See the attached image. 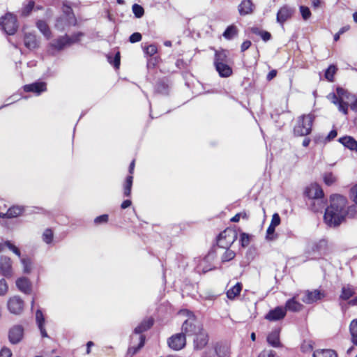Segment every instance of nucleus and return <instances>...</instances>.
<instances>
[{
  "instance_id": "obj_1",
  "label": "nucleus",
  "mask_w": 357,
  "mask_h": 357,
  "mask_svg": "<svg viewBox=\"0 0 357 357\" xmlns=\"http://www.w3.org/2000/svg\"><path fill=\"white\" fill-rule=\"evenodd\" d=\"M347 199L340 195H333L331 197L330 206L326 208L324 221L330 227H336L340 225L346 216Z\"/></svg>"
},
{
  "instance_id": "obj_2",
  "label": "nucleus",
  "mask_w": 357,
  "mask_h": 357,
  "mask_svg": "<svg viewBox=\"0 0 357 357\" xmlns=\"http://www.w3.org/2000/svg\"><path fill=\"white\" fill-rule=\"evenodd\" d=\"M351 94L345 89L337 87L335 93H331L327 96V98L337 106L338 110L344 114H347L349 101Z\"/></svg>"
},
{
  "instance_id": "obj_3",
  "label": "nucleus",
  "mask_w": 357,
  "mask_h": 357,
  "mask_svg": "<svg viewBox=\"0 0 357 357\" xmlns=\"http://www.w3.org/2000/svg\"><path fill=\"white\" fill-rule=\"evenodd\" d=\"M304 194L310 199L314 200L313 204L311 205L312 210L318 211L323 207L322 198L324 197V192L319 184L316 183L310 184L305 188Z\"/></svg>"
},
{
  "instance_id": "obj_4",
  "label": "nucleus",
  "mask_w": 357,
  "mask_h": 357,
  "mask_svg": "<svg viewBox=\"0 0 357 357\" xmlns=\"http://www.w3.org/2000/svg\"><path fill=\"white\" fill-rule=\"evenodd\" d=\"M214 65L220 77H228L232 74V69L227 64V54L225 50L215 52Z\"/></svg>"
},
{
  "instance_id": "obj_5",
  "label": "nucleus",
  "mask_w": 357,
  "mask_h": 357,
  "mask_svg": "<svg viewBox=\"0 0 357 357\" xmlns=\"http://www.w3.org/2000/svg\"><path fill=\"white\" fill-rule=\"evenodd\" d=\"M183 313L188 317L182 325V332L185 335L192 336L202 330V324L191 312L185 310Z\"/></svg>"
},
{
  "instance_id": "obj_6",
  "label": "nucleus",
  "mask_w": 357,
  "mask_h": 357,
  "mask_svg": "<svg viewBox=\"0 0 357 357\" xmlns=\"http://www.w3.org/2000/svg\"><path fill=\"white\" fill-rule=\"evenodd\" d=\"M314 116L312 114L302 115L298 118L296 125L294 127V133L298 136H305L312 130Z\"/></svg>"
},
{
  "instance_id": "obj_7",
  "label": "nucleus",
  "mask_w": 357,
  "mask_h": 357,
  "mask_svg": "<svg viewBox=\"0 0 357 357\" xmlns=\"http://www.w3.org/2000/svg\"><path fill=\"white\" fill-rule=\"evenodd\" d=\"M63 13L55 24L56 28L59 31H64L68 27L76 24V19L70 7L64 6Z\"/></svg>"
},
{
  "instance_id": "obj_8",
  "label": "nucleus",
  "mask_w": 357,
  "mask_h": 357,
  "mask_svg": "<svg viewBox=\"0 0 357 357\" xmlns=\"http://www.w3.org/2000/svg\"><path fill=\"white\" fill-rule=\"evenodd\" d=\"M153 324V320L151 318H148L143 320L135 329L134 335L132 336V340H139V342L137 348H134V353H136L139 349L143 347L145 342V336L142 333L149 330Z\"/></svg>"
},
{
  "instance_id": "obj_9",
  "label": "nucleus",
  "mask_w": 357,
  "mask_h": 357,
  "mask_svg": "<svg viewBox=\"0 0 357 357\" xmlns=\"http://www.w3.org/2000/svg\"><path fill=\"white\" fill-rule=\"evenodd\" d=\"M82 35V33L79 32L72 35L71 36L68 35L61 36L52 41L50 46L52 49L56 50V51L62 50L65 47L78 42Z\"/></svg>"
},
{
  "instance_id": "obj_10",
  "label": "nucleus",
  "mask_w": 357,
  "mask_h": 357,
  "mask_svg": "<svg viewBox=\"0 0 357 357\" xmlns=\"http://www.w3.org/2000/svg\"><path fill=\"white\" fill-rule=\"evenodd\" d=\"M237 238L236 230L227 228L220 234L218 237V245L222 248H229Z\"/></svg>"
},
{
  "instance_id": "obj_11",
  "label": "nucleus",
  "mask_w": 357,
  "mask_h": 357,
  "mask_svg": "<svg viewBox=\"0 0 357 357\" xmlns=\"http://www.w3.org/2000/svg\"><path fill=\"white\" fill-rule=\"evenodd\" d=\"M0 24L4 31L8 35H13L17 29V19L11 13H7L1 18Z\"/></svg>"
},
{
  "instance_id": "obj_12",
  "label": "nucleus",
  "mask_w": 357,
  "mask_h": 357,
  "mask_svg": "<svg viewBox=\"0 0 357 357\" xmlns=\"http://www.w3.org/2000/svg\"><path fill=\"white\" fill-rule=\"evenodd\" d=\"M24 301L19 296L10 297L7 303L9 312L13 314H20L24 310Z\"/></svg>"
},
{
  "instance_id": "obj_13",
  "label": "nucleus",
  "mask_w": 357,
  "mask_h": 357,
  "mask_svg": "<svg viewBox=\"0 0 357 357\" xmlns=\"http://www.w3.org/2000/svg\"><path fill=\"white\" fill-rule=\"evenodd\" d=\"M167 343L172 349L179 351L185 346V335L183 333L175 334L168 339Z\"/></svg>"
},
{
  "instance_id": "obj_14",
  "label": "nucleus",
  "mask_w": 357,
  "mask_h": 357,
  "mask_svg": "<svg viewBox=\"0 0 357 357\" xmlns=\"http://www.w3.org/2000/svg\"><path fill=\"white\" fill-rule=\"evenodd\" d=\"M0 274L6 278H10L13 275L12 261L7 256L0 257Z\"/></svg>"
},
{
  "instance_id": "obj_15",
  "label": "nucleus",
  "mask_w": 357,
  "mask_h": 357,
  "mask_svg": "<svg viewBox=\"0 0 357 357\" xmlns=\"http://www.w3.org/2000/svg\"><path fill=\"white\" fill-rule=\"evenodd\" d=\"M24 327L22 325H14L8 332V339L10 343L13 344H18L22 341L24 337Z\"/></svg>"
},
{
  "instance_id": "obj_16",
  "label": "nucleus",
  "mask_w": 357,
  "mask_h": 357,
  "mask_svg": "<svg viewBox=\"0 0 357 357\" xmlns=\"http://www.w3.org/2000/svg\"><path fill=\"white\" fill-rule=\"evenodd\" d=\"M304 296L301 298L303 302L306 304H312L317 301L321 300L325 296V294L323 291L315 289L313 291H304Z\"/></svg>"
},
{
  "instance_id": "obj_17",
  "label": "nucleus",
  "mask_w": 357,
  "mask_h": 357,
  "mask_svg": "<svg viewBox=\"0 0 357 357\" xmlns=\"http://www.w3.org/2000/svg\"><path fill=\"white\" fill-rule=\"evenodd\" d=\"M286 315V310L283 307H276L273 310H270L265 316V319L275 321L282 319Z\"/></svg>"
},
{
  "instance_id": "obj_18",
  "label": "nucleus",
  "mask_w": 357,
  "mask_h": 357,
  "mask_svg": "<svg viewBox=\"0 0 357 357\" xmlns=\"http://www.w3.org/2000/svg\"><path fill=\"white\" fill-rule=\"evenodd\" d=\"M309 249L314 253L325 255L327 252V241L325 239H321L312 242L309 244Z\"/></svg>"
},
{
  "instance_id": "obj_19",
  "label": "nucleus",
  "mask_w": 357,
  "mask_h": 357,
  "mask_svg": "<svg viewBox=\"0 0 357 357\" xmlns=\"http://www.w3.org/2000/svg\"><path fill=\"white\" fill-rule=\"evenodd\" d=\"M294 13V9L287 6H284L282 7L277 13V22L280 24L281 25H283L284 22H286L287 20H289L292 14Z\"/></svg>"
},
{
  "instance_id": "obj_20",
  "label": "nucleus",
  "mask_w": 357,
  "mask_h": 357,
  "mask_svg": "<svg viewBox=\"0 0 357 357\" xmlns=\"http://www.w3.org/2000/svg\"><path fill=\"white\" fill-rule=\"evenodd\" d=\"M194 335L195 336L194 340L195 348L197 349H203L208 342L207 333L202 328L201 331Z\"/></svg>"
},
{
  "instance_id": "obj_21",
  "label": "nucleus",
  "mask_w": 357,
  "mask_h": 357,
  "mask_svg": "<svg viewBox=\"0 0 357 357\" xmlns=\"http://www.w3.org/2000/svg\"><path fill=\"white\" fill-rule=\"evenodd\" d=\"M24 90L26 92H33L36 95H40L42 92L47 90L46 83L34 82L30 84H26L24 86Z\"/></svg>"
},
{
  "instance_id": "obj_22",
  "label": "nucleus",
  "mask_w": 357,
  "mask_h": 357,
  "mask_svg": "<svg viewBox=\"0 0 357 357\" xmlns=\"http://www.w3.org/2000/svg\"><path fill=\"white\" fill-rule=\"evenodd\" d=\"M24 45L29 50H33L38 47L39 42L34 33H25L24 36Z\"/></svg>"
},
{
  "instance_id": "obj_23",
  "label": "nucleus",
  "mask_w": 357,
  "mask_h": 357,
  "mask_svg": "<svg viewBox=\"0 0 357 357\" xmlns=\"http://www.w3.org/2000/svg\"><path fill=\"white\" fill-rule=\"evenodd\" d=\"M36 321L42 337H49L47 333L45 328V317L40 310H37L36 312Z\"/></svg>"
},
{
  "instance_id": "obj_24",
  "label": "nucleus",
  "mask_w": 357,
  "mask_h": 357,
  "mask_svg": "<svg viewBox=\"0 0 357 357\" xmlns=\"http://www.w3.org/2000/svg\"><path fill=\"white\" fill-rule=\"evenodd\" d=\"M16 286L20 291L26 294H30L31 292V284L27 278L22 277L18 278L16 280Z\"/></svg>"
},
{
  "instance_id": "obj_25",
  "label": "nucleus",
  "mask_w": 357,
  "mask_h": 357,
  "mask_svg": "<svg viewBox=\"0 0 357 357\" xmlns=\"http://www.w3.org/2000/svg\"><path fill=\"white\" fill-rule=\"evenodd\" d=\"M24 208L20 206H13L8 208L6 213L0 212V218H12L20 215Z\"/></svg>"
},
{
  "instance_id": "obj_26",
  "label": "nucleus",
  "mask_w": 357,
  "mask_h": 357,
  "mask_svg": "<svg viewBox=\"0 0 357 357\" xmlns=\"http://www.w3.org/2000/svg\"><path fill=\"white\" fill-rule=\"evenodd\" d=\"M254 5L251 0H243L238 6V10L241 15L251 14L254 10Z\"/></svg>"
},
{
  "instance_id": "obj_27",
  "label": "nucleus",
  "mask_w": 357,
  "mask_h": 357,
  "mask_svg": "<svg viewBox=\"0 0 357 357\" xmlns=\"http://www.w3.org/2000/svg\"><path fill=\"white\" fill-rule=\"evenodd\" d=\"M268 343L275 348L280 347L282 346L280 341V330L274 329L267 336Z\"/></svg>"
},
{
  "instance_id": "obj_28",
  "label": "nucleus",
  "mask_w": 357,
  "mask_h": 357,
  "mask_svg": "<svg viewBox=\"0 0 357 357\" xmlns=\"http://www.w3.org/2000/svg\"><path fill=\"white\" fill-rule=\"evenodd\" d=\"M339 142L347 149L357 151V141L352 137L345 136L339 139Z\"/></svg>"
},
{
  "instance_id": "obj_29",
  "label": "nucleus",
  "mask_w": 357,
  "mask_h": 357,
  "mask_svg": "<svg viewBox=\"0 0 357 357\" xmlns=\"http://www.w3.org/2000/svg\"><path fill=\"white\" fill-rule=\"evenodd\" d=\"M284 308L286 311L289 310L292 312H298L302 310L303 305L296 301L294 297L286 302L285 307Z\"/></svg>"
},
{
  "instance_id": "obj_30",
  "label": "nucleus",
  "mask_w": 357,
  "mask_h": 357,
  "mask_svg": "<svg viewBox=\"0 0 357 357\" xmlns=\"http://www.w3.org/2000/svg\"><path fill=\"white\" fill-rule=\"evenodd\" d=\"M355 294V289L353 286L350 284L344 285L342 288L340 298L347 301L352 297Z\"/></svg>"
},
{
  "instance_id": "obj_31",
  "label": "nucleus",
  "mask_w": 357,
  "mask_h": 357,
  "mask_svg": "<svg viewBox=\"0 0 357 357\" xmlns=\"http://www.w3.org/2000/svg\"><path fill=\"white\" fill-rule=\"evenodd\" d=\"M20 262L22 265L23 272L26 274H29L33 269V263L31 258L28 257H22Z\"/></svg>"
},
{
  "instance_id": "obj_32",
  "label": "nucleus",
  "mask_w": 357,
  "mask_h": 357,
  "mask_svg": "<svg viewBox=\"0 0 357 357\" xmlns=\"http://www.w3.org/2000/svg\"><path fill=\"white\" fill-rule=\"evenodd\" d=\"M242 284L240 282H237L234 286L227 290V298L231 300L235 298L238 295L240 294Z\"/></svg>"
},
{
  "instance_id": "obj_33",
  "label": "nucleus",
  "mask_w": 357,
  "mask_h": 357,
  "mask_svg": "<svg viewBox=\"0 0 357 357\" xmlns=\"http://www.w3.org/2000/svg\"><path fill=\"white\" fill-rule=\"evenodd\" d=\"M36 26L39 31L45 36L47 39L51 36V31L47 24L43 20H38L36 22Z\"/></svg>"
},
{
  "instance_id": "obj_34",
  "label": "nucleus",
  "mask_w": 357,
  "mask_h": 357,
  "mask_svg": "<svg viewBox=\"0 0 357 357\" xmlns=\"http://www.w3.org/2000/svg\"><path fill=\"white\" fill-rule=\"evenodd\" d=\"M313 357H337V355L331 349H320L314 352Z\"/></svg>"
},
{
  "instance_id": "obj_35",
  "label": "nucleus",
  "mask_w": 357,
  "mask_h": 357,
  "mask_svg": "<svg viewBox=\"0 0 357 357\" xmlns=\"http://www.w3.org/2000/svg\"><path fill=\"white\" fill-rule=\"evenodd\" d=\"M238 29L235 25L229 26L224 31L222 36L227 40H231L237 36Z\"/></svg>"
},
{
  "instance_id": "obj_36",
  "label": "nucleus",
  "mask_w": 357,
  "mask_h": 357,
  "mask_svg": "<svg viewBox=\"0 0 357 357\" xmlns=\"http://www.w3.org/2000/svg\"><path fill=\"white\" fill-rule=\"evenodd\" d=\"M132 176L130 175L127 176L124 186H123V195L125 197H130L131 194V189L132 185Z\"/></svg>"
},
{
  "instance_id": "obj_37",
  "label": "nucleus",
  "mask_w": 357,
  "mask_h": 357,
  "mask_svg": "<svg viewBox=\"0 0 357 357\" xmlns=\"http://www.w3.org/2000/svg\"><path fill=\"white\" fill-rule=\"evenodd\" d=\"M322 177L324 183L328 186L333 185L337 181L335 175L329 172H324Z\"/></svg>"
},
{
  "instance_id": "obj_38",
  "label": "nucleus",
  "mask_w": 357,
  "mask_h": 357,
  "mask_svg": "<svg viewBox=\"0 0 357 357\" xmlns=\"http://www.w3.org/2000/svg\"><path fill=\"white\" fill-rule=\"evenodd\" d=\"M336 71L337 68L335 65L329 66L328 68L326 70L324 75L325 78L329 82H333Z\"/></svg>"
},
{
  "instance_id": "obj_39",
  "label": "nucleus",
  "mask_w": 357,
  "mask_h": 357,
  "mask_svg": "<svg viewBox=\"0 0 357 357\" xmlns=\"http://www.w3.org/2000/svg\"><path fill=\"white\" fill-rule=\"evenodd\" d=\"M54 238V233L51 229H46L42 235L43 241L47 244H50Z\"/></svg>"
},
{
  "instance_id": "obj_40",
  "label": "nucleus",
  "mask_w": 357,
  "mask_h": 357,
  "mask_svg": "<svg viewBox=\"0 0 357 357\" xmlns=\"http://www.w3.org/2000/svg\"><path fill=\"white\" fill-rule=\"evenodd\" d=\"M225 251L223 253V255L221 257V261L222 262H227L232 260L235 256L236 253L233 250H230L229 248H225Z\"/></svg>"
},
{
  "instance_id": "obj_41",
  "label": "nucleus",
  "mask_w": 357,
  "mask_h": 357,
  "mask_svg": "<svg viewBox=\"0 0 357 357\" xmlns=\"http://www.w3.org/2000/svg\"><path fill=\"white\" fill-rule=\"evenodd\" d=\"M6 246L19 258L22 257L20 250L10 241H5Z\"/></svg>"
},
{
  "instance_id": "obj_42",
  "label": "nucleus",
  "mask_w": 357,
  "mask_h": 357,
  "mask_svg": "<svg viewBox=\"0 0 357 357\" xmlns=\"http://www.w3.org/2000/svg\"><path fill=\"white\" fill-rule=\"evenodd\" d=\"M252 33L259 35L264 41H268L271 38V33L266 31H261L258 28H252Z\"/></svg>"
},
{
  "instance_id": "obj_43",
  "label": "nucleus",
  "mask_w": 357,
  "mask_h": 357,
  "mask_svg": "<svg viewBox=\"0 0 357 357\" xmlns=\"http://www.w3.org/2000/svg\"><path fill=\"white\" fill-rule=\"evenodd\" d=\"M35 3L33 1H30L28 2L26 5H25L22 10V13L24 16L29 15L31 12L33 10L34 8Z\"/></svg>"
},
{
  "instance_id": "obj_44",
  "label": "nucleus",
  "mask_w": 357,
  "mask_h": 357,
  "mask_svg": "<svg viewBox=\"0 0 357 357\" xmlns=\"http://www.w3.org/2000/svg\"><path fill=\"white\" fill-rule=\"evenodd\" d=\"M8 291V284L5 279H0V296H5Z\"/></svg>"
},
{
  "instance_id": "obj_45",
  "label": "nucleus",
  "mask_w": 357,
  "mask_h": 357,
  "mask_svg": "<svg viewBox=\"0 0 357 357\" xmlns=\"http://www.w3.org/2000/svg\"><path fill=\"white\" fill-rule=\"evenodd\" d=\"M132 12L137 18L142 17L144 13V8L140 5L136 3L132 6Z\"/></svg>"
},
{
  "instance_id": "obj_46",
  "label": "nucleus",
  "mask_w": 357,
  "mask_h": 357,
  "mask_svg": "<svg viewBox=\"0 0 357 357\" xmlns=\"http://www.w3.org/2000/svg\"><path fill=\"white\" fill-rule=\"evenodd\" d=\"M300 11H301L302 17L305 20H307L311 15V12L309 8H307L306 6H301Z\"/></svg>"
},
{
  "instance_id": "obj_47",
  "label": "nucleus",
  "mask_w": 357,
  "mask_h": 357,
  "mask_svg": "<svg viewBox=\"0 0 357 357\" xmlns=\"http://www.w3.org/2000/svg\"><path fill=\"white\" fill-rule=\"evenodd\" d=\"M349 215L351 218H357V204L349 206L346 210V215Z\"/></svg>"
},
{
  "instance_id": "obj_48",
  "label": "nucleus",
  "mask_w": 357,
  "mask_h": 357,
  "mask_svg": "<svg viewBox=\"0 0 357 357\" xmlns=\"http://www.w3.org/2000/svg\"><path fill=\"white\" fill-rule=\"evenodd\" d=\"M350 333L352 338L357 337V319L353 320L349 326Z\"/></svg>"
},
{
  "instance_id": "obj_49",
  "label": "nucleus",
  "mask_w": 357,
  "mask_h": 357,
  "mask_svg": "<svg viewBox=\"0 0 357 357\" xmlns=\"http://www.w3.org/2000/svg\"><path fill=\"white\" fill-rule=\"evenodd\" d=\"M157 47L155 45H149L144 47V51L146 54L153 56L157 52Z\"/></svg>"
},
{
  "instance_id": "obj_50",
  "label": "nucleus",
  "mask_w": 357,
  "mask_h": 357,
  "mask_svg": "<svg viewBox=\"0 0 357 357\" xmlns=\"http://www.w3.org/2000/svg\"><path fill=\"white\" fill-rule=\"evenodd\" d=\"M240 241L242 247H247L250 243V237L248 234L242 233L240 237Z\"/></svg>"
},
{
  "instance_id": "obj_51",
  "label": "nucleus",
  "mask_w": 357,
  "mask_h": 357,
  "mask_svg": "<svg viewBox=\"0 0 357 357\" xmlns=\"http://www.w3.org/2000/svg\"><path fill=\"white\" fill-rule=\"evenodd\" d=\"M108 218H109L108 215H107V214L101 215L100 216L96 217L94 219V222L96 225L104 224V223L107 222Z\"/></svg>"
},
{
  "instance_id": "obj_52",
  "label": "nucleus",
  "mask_w": 357,
  "mask_h": 357,
  "mask_svg": "<svg viewBox=\"0 0 357 357\" xmlns=\"http://www.w3.org/2000/svg\"><path fill=\"white\" fill-rule=\"evenodd\" d=\"M111 58L109 56L108 57V60H109V62L112 64L114 65V66L116 68H118L120 66V53L119 52H117L116 54H115V56L113 59V61H111L110 60Z\"/></svg>"
},
{
  "instance_id": "obj_53",
  "label": "nucleus",
  "mask_w": 357,
  "mask_h": 357,
  "mask_svg": "<svg viewBox=\"0 0 357 357\" xmlns=\"http://www.w3.org/2000/svg\"><path fill=\"white\" fill-rule=\"evenodd\" d=\"M258 357H277L275 351L272 350H264L261 351Z\"/></svg>"
},
{
  "instance_id": "obj_54",
  "label": "nucleus",
  "mask_w": 357,
  "mask_h": 357,
  "mask_svg": "<svg viewBox=\"0 0 357 357\" xmlns=\"http://www.w3.org/2000/svg\"><path fill=\"white\" fill-rule=\"evenodd\" d=\"M142 40V35L141 33H138V32H136V33H132L130 38H129V41L132 43H137V42H139Z\"/></svg>"
},
{
  "instance_id": "obj_55",
  "label": "nucleus",
  "mask_w": 357,
  "mask_h": 357,
  "mask_svg": "<svg viewBox=\"0 0 357 357\" xmlns=\"http://www.w3.org/2000/svg\"><path fill=\"white\" fill-rule=\"evenodd\" d=\"M280 223V218L278 213H274L272 216L271 225L274 227H277Z\"/></svg>"
},
{
  "instance_id": "obj_56",
  "label": "nucleus",
  "mask_w": 357,
  "mask_h": 357,
  "mask_svg": "<svg viewBox=\"0 0 357 357\" xmlns=\"http://www.w3.org/2000/svg\"><path fill=\"white\" fill-rule=\"evenodd\" d=\"M351 198L357 204V184L351 189Z\"/></svg>"
},
{
  "instance_id": "obj_57",
  "label": "nucleus",
  "mask_w": 357,
  "mask_h": 357,
  "mask_svg": "<svg viewBox=\"0 0 357 357\" xmlns=\"http://www.w3.org/2000/svg\"><path fill=\"white\" fill-rule=\"evenodd\" d=\"M275 227L272 226L271 224L266 230V238L268 239H273V235L274 234Z\"/></svg>"
},
{
  "instance_id": "obj_58",
  "label": "nucleus",
  "mask_w": 357,
  "mask_h": 357,
  "mask_svg": "<svg viewBox=\"0 0 357 357\" xmlns=\"http://www.w3.org/2000/svg\"><path fill=\"white\" fill-rule=\"evenodd\" d=\"M12 352L8 348H3L0 351V357H11Z\"/></svg>"
},
{
  "instance_id": "obj_59",
  "label": "nucleus",
  "mask_w": 357,
  "mask_h": 357,
  "mask_svg": "<svg viewBox=\"0 0 357 357\" xmlns=\"http://www.w3.org/2000/svg\"><path fill=\"white\" fill-rule=\"evenodd\" d=\"M251 45V42L250 40H245L244 41L241 47V52H245L247 50Z\"/></svg>"
},
{
  "instance_id": "obj_60",
  "label": "nucleus",
  "mask_w": 357,
  "mask_h": 357,
  "mask_svg": "<svg viewBox=\"0 0 357 357\" xmlns=\"http://www.w3.org/2000/svg\"><path fill=\"white\" fill-rule=\"evenodd\" d=\"M131 204H132V202L130 199H126L122 202V204L121 205V208L122 209H126V208H128L129 206H130Z\"/></svg>"
},
{
  "instance_id": "obj_61",
  "label": "nucleus",
  "mask_w": 357,
  "mask_h": 357,
  "mask_svg": "<svg viewBox=\"0 0 357 357\" xmlns=\"http://www.w3.org/2000/svg\"><path fill=\"white\" fill-rule=\"evenodd\" d=\"M276 75H277V71L275 70H272L268 73L266 78L268 80H271L276 76Z\"/></svg>"
},
{
  "instance_id": "obj_62",
  "label": "nucleus",
  "mask_w": 357,
  "mask_h": 357,
  "mask_svg": "<svg viewBox=\"0 0 357 357\" xmlns=\"http://www.w3.org/2000/svg\"><path fill=\"white\" fill-rule=\"evenodd\" d=\"M337 131L335 130H331L327 136V139L331 140L334 139L337 136Z\"/></svg>"
},
{
  "instance_id": "obj_63",
  "label": "nucleus",
  "mask_w": 357,
  "mask_h": 357,
  "mask_svg": "<svg viewBox=\"0 0 357 357\" xmlns=\"http://www.w3.org/2000/svg\"><path fill=\"white\" fill-rule=\"evenodd\" d=\"M242 214L243 213H237L233 218H231V221L233 222H238L240 218H241Z\"/></svg>"
},
{
  "instance_id": "obj_64",
  "label": "nucleus",
  "mask_w": 357,
  "mask_h": 357,
  "mask_svg": "<svg viewBox=\"0 0 357 357\" xmlns=\"http://www.w3.org/2000/svg\"><path fill=\"white\" fill-rule=\"evenodd\" d=\"M351 109L357 112V98L351 105Z\"/></svg>"
}]
</instances>
